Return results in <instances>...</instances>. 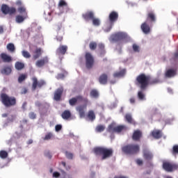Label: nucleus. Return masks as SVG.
<instances>
[{
  "label": "nucleus",
  "mask_w": 178,
  "mask_h": 178,
  "mask_svg": "<svg viewBox=\"0 0 178 178\" xmlns=\"http://www.w3.org/2000/svg\"><path fill=\"white\" fill-rule=\"evenodd\" d=\"M55 129H56V131H60V130H62V125L60 124L56 125Z\"/></svg>",
  "instance_id": "nucleus-56"
},
{
  "label": "nucleus",
  "mask_w": 178,
  "mask_h": 178,
  "mask_svg": "<svg viewBox=\"0 0 178 178\" xmlns=\"http://www.w3.org/2000/svg\"><path fill=\"white\" fill-rule=\"evenodd\" d=\"M7 49L10 52H15V51H16V47H15V44L13 43H8L7 44Z\"/></svg>",
  "instance_id": "nucleus-38"
},
{
  "label": "nucleus",
  "mask_w": 178,
  "mask_h": 178,
  "mask_svg": "<svg viewBox=\"0 0 178 178\" xmlns=\"http://www.w3.org/2000/svg\"><path fill=\"white\" fill-rule=\"evenodd\" d=\"M125 74H126V69H122L119 72H114L113 77L119 79L120 77H124Z\"/></svg>",
  "instance_id": "nucleus-25"
},
{
  "label": "nucleus",
  "mask_w": 178,
  "mask_h": 178,
  "mask_svg": "<svg viewBox=\"0 0 178 178\" xmlns=\"http://www.w3.org/2000/svg\"><path fill=\"white\" fill-rule=\"evenodd\" d=\"M79 102H83V105H79L76 108V110L79 113L80 118H84L86 116V113L84 109L87 108V105L90 102L87 97H83L81 95H79Z\"/></svg>",
  "instance_id": "nucleus-5"
},
{
  "label": "nucleus",
  "mask_w": 178,
  "mask_h": 178,
  "mask_svg": "<svg viewBox=\"0 0 178 178\" xmlns=\"http://www.w3.org/2000/svg\"><path fill=\"white\" fill-rule=\"evenodd\" d=\"M177 74V68L167 69L165 72L164 76L165 79H172Z\"/></svg>",
  "instance_id": "nucleus-13"
},
{
  "label": "nucleus",
  "mask_w": 178,
  "mask_h": 178,
  "mask_svg": "<svg viewBox=\"0 0 178 178\" xmlns=\"http://www.w3.org/2000/svg\"><path fill=\"white\" fill-rule=\"evenodd\" d=\"M146 22L150 26L156 23V14L155 13V11L150 10L147 12Z\"/></svg>",
  "instance_id": "nucleus-8"
},
{
  "label": "nucleus",
  "mask_w": 178,
  "mask_h": 178,
  "mask_svg": "<svg viewBox=\"0 0 178 178\" xmlns=\"http://www.w3.org/2000/svg\"><path fill=\"white\" fill-rule=\"evenodd\" d=\"M27 79V74H21L18 77V83H22Z\"/></svg>",
  "instance_id": "nucleus-39"
},
{
  "label": "nucleus",
  "mask_w": 178,
  "mask_h": 178,
  "mask_svg": "<svg viewBox=\"0 0 178 178\" xmlns=\"http://www.w3.org/2000/svg\"><path fill=\"white\" fill-rule=\"evenodd\" d=\"M17 10L20 15H22L23 16H27V11L26 10L24 6H19Z\"/></svg>",
  "instance_id": "nucleus-36"
},
{
  "label": "nucleus",
  "mask_w": 178,
  "mask_h": 178,
  "mask_svg": "<svg viewBox=\"0 0 178 178\" xmlns=\"http://www.w3.org/2000/svg\"><path fill=\"white\" fill-rule=\"evenodd\" d=\"M60 172H61V176L60 178H66V172H65V170H60Z\"/></svg>",
  "instance_id": "nucleus-57"
},
{
  "label": "nucleus",
  "mask_w": 178,
  "mask_h": 178,
  "mask_svg": "<svg viewBox=\"0 0 178 178\" xmlns=\"http://www.w3.org/2000/svg\"><path fill=\"white\" fill-rule=\"evenodd\" d=\"M61 116H62L63 119L67 120V119H70V118L72 116V113L69 111L65 110L63 111Z\"/></svg>",
  "instance_id": "nucleus-32"
},
{
  "label": "nucleus",
  "mask_w": 178,
  "mask_h": 178,
  "mask_svg": "<svg viewBox=\"0 0 178 178\" xmlns=\"http://www.w3.org/2000/svg\"><path fill=\"white\" fill-rule=\"evenodd\" d=\"M124 118L126 119L127 122H128V123H130V124H134V126L137 124V122L133 120L131 114H126Z\"/></svg>",
  "instance_id": "nucleus-27"
},
{
  "label": "nucleus",
  "mask_w": 178,
  "mask_h": 178,
  "mask_svg": "<svg viewBox=\"0 0 178 178\" xmlns=\"http://www.w3.org/2000/svg\"><path fill=\"white\" fill-rule=\"evenodd\" d=\"M58 6H67V3L63 0H60L58 3Z\"/></svg>",
  "instance_id": "nucleus-52"
},
{
  "label": "nucleus",
  "mask_w": 178,
  "mask_h": 178,
  "mask_svg": "<svg viewBox=\"0 0 178 178\" xmlns=\"http://www.w3.org/2000/svg\"><path fill=\"white\" fill-rule=\"evenodd\" d=\"M67 49V45L60 44L56 50V55H57V56H63L66 55Z\"/></svg>",
  "instance_id": "nucleus-12"
},
{
  "label": "nucleus",
  "mask_w": 178,
  "mask_h": 178,
  "mask_svg": "<svg viewBox=\"0 0 178 178\" xmlns=\"http://www.w3.org/2000/svg\"><path fill=\"white\" fill-rule=\"evenodd\" d=\"M90 97L92 98H98L99 97V93H98V90L93 89L90 91Z\"/></svg>",
  "instance_id": "nucleus-42"
},
{
  "label": "nucleus",
  "mask_w": 178,
  "mask_h": 178,
  "mask_svg": "<svg viewBox=\"0 0 178 178\" xmlns=\"http://www.w3.org/2000/svg\"><path fill=\"white\" fill-rule=\"evenodd\" d=\"M124 38H126V35L122 32H118L115 34H113L111 36V40L115 42H118V41H122V40H124Z\"/></svg>",
  "instance_id": "nucleus-14"
},
{
  "label": "nucleus",
  "mask_w": 178,
  "mask_h": 178,
  "mask_svg": "<svg viewBox=\"0 0 178 178\" xmlns=\"http://www.w3.org/2000/svg\"><path fill=\"white\" fill-rule=\"evenodd\" d=\"M147 168H154V164L152 162H151V161H149L147 162Z\"/></svg>",
  "instance_id": "nucleus-59"
},
{
  "label": "nucleus",
  "mask_w": 178,
  "mask_h": 178,
  "mask_svg": "<svg viewBox=\"0 0 178 178\" xmlns=\"http://www.w3.org/2000/svg\"><path fill=\"white\" fill-rule=\"evenodd\" d=\"M1 72L2 74H10L12 73V68L10 67H5Z\"/></svg>",
  "instance_id": "nucleus-35"
},
{
  "label": "nucleus",
  "mask_w": 178,
  "mask_h": 178,
  "mask_svg": "<svg viewBox=\"0 0 178 178\" xmlns=\"http://www.w3.org/2000/svg\"><path fill=\"white\" fill-rule=\"evenodd\" d=\"M93 26H95L96 27H98L101 25V20H99V18L93 17L92 19Z\"/></svg>",
  "instance_id": "nucleus-40"
},
{
  "label": "nucleus",
  "mask_w": 178,
  "mask_h": 178,
  "mask_svg": "<svg viewBox=\"0 0 178 178\" xmlns=\"http://www.w3.org/2000/svg\"><path fill=\"white\" fill-rule=\"evenodd\" d=\"M149 26L151 25L147 21L141 24L140 29L145 34H149L151 31V27Z\"/></svg>",
  "instance_id": "nucleus-19"
},
{
  "label": "nucleus",
  "mask_w": 178,
  "mask_h": 178,
  "mask_svg": "<svg viewBox=\"0 0 178 178\" xmlns=\"http://www.w3.org/2000/svg\"><path fill=\"white\" fill-rule=\"evenodd\" d=\"M15 119H16V116L14 115H11L10 117L7 118V122L9 123L10 122H14Z\"/></svg>",
  "instance_id": "nucleus-49"
},
{
  "label": "nucleus",
  "mask_w": 178,
  "mask_h": 178,
  "mask_svg": "<svg viewBox=\"0 0 178 178\" xmlns=\"http://www.w3.org/2000/svg\"><path fill=\"white\" fill-rule=\"evenodd\" d=\"M30 119H35L37 118V115L34 112H31L29 114Z\"/></svg>",
  "instance_id": "nucleus-53"
},
{
  "label": "nucleus",
  "mask_w": 178,
  "mask_h": 178,
  "mask_svg": "<svg viewBox=\"0 0 178 178\" xmlns=\"http://www.w3.org/2000/svg\"><path fill=\"white\" fill-rule=\"evenodd\" d=\"M52 138V133H48L44 138V140H51Z\"/></svg>",
  "instance_id": "nucleus-50"
},
{
  "label": "nucleus",
  "mask_w": 178,
  "mask_h": 178,
  "mask_svg": "<svg viewBox=\"0 0 178 178\" xmlns=\"http://www.w3.org/2000/svg\"><path fill=\"white\" fill-rule=\"evenodd\" d=\"M0 101L6 108L15 106L17 104L16 97L9 96V95L6 93H1L0 95Z\"/></svg>",
  "instance_id": "nucleus-3"
},
{
  "label": "nucleus",
  "mask_w": 178,
  "mask_h": 178,
  "mask_svg": "<svg viewBox=\"0 0 178 178\" xmlns=\"http://www.w3.org/2000/svg\"><path fill=\"white\" fill-rule=\"evenodd\" d=\"M122 151L127 155H136L140 152V145L137 144H129L122 147Z\"/></svg>",
  "instance_id": "nucleus-4"
},
{
  "label": "nucleus",
  "mask_w": 178,
  "mask_h": 178,
  "mask_svg": "<svg viewBox=\"0 0 178 178\" xmlns=\"http://www.w3.org/2000/svg\"><path fill=\"white\" fill-rule=\"evenodd\" d=\"M136 163H137L138 165H139V166H141V165H143V160H141V159H137V160H136Z\"/></svg>",
  "instance_id": "nucleus-61"
},
{
  "label": "nucleus",
  "mask_w": 178,
  "mask_h": 178,
  "mask_svg": "<svg viewBox=\"0 0 178 178\" xmlns=\"http://www.w3.org/2000/svg\"><path fill=\"white\" fill-rule=\"evenodd\" d=\"M127 127L125 125H118L115 127V133H122V131H126Z\"/></svg>",
  "instance_id": "nucleus-29"
},
{
  "label": "nucleus",
  "mask_w": 178,
  "mask_h": 178,
  "mask_svg": "<svg viewBox=\"0 0 178 178\" xmlns=\"http://www.w3.org/2000/svg\"><path fill=\"white\" fill-rule=\"evenodd\" d=\"M152 136L154 138H156L158 140L162 137V133L159 130H155L152 132Z\"/></svg>",
  "instance_id": "nucleus-30"
},
{
  "label": "nucleus",
  "mask_w": 178,
  "mask_h": 178,
  "mask_svg": "<svg viewBox=\"0 0 178 178\" xmlns=\"http://www.w3.org/2000/svg\"><path fill=\"white\" fill-rule=\"evenodd\" d=\"M141 137H143V132L140 129H136L134 131L132 135V140L134 141H140Z\"/></svg>",
  "instance_id": "nucleus-18"
},
{
  "label": "nucleus",
  "mask_w": 178,
  "mask_h": 178,
  "mask_svg": "<svg viewBox=\"0 0 178 178\" xmlns=\"http://www.w3.org/2000/svg\"><path fill=\"white\" fill-rule=\"evenodd\" d=\"M163 168L165 172H173V170H177L178 165L169 161H165L163 163Z\"/></svg>",
  "instance_id": "nucleus-9"
},
{
  "label": "nucleus",
  "mask_w": 178,
  "mask_h": 178,
  "mask_svg": "<svg viewBox=\"0 0 178 178\" xmlns=\"http://www.w3.org/2000/svg\"><path fill=\"white\" fill-rule=\"evenodd\" d=\"M143 158L145 161H152V159L154 158V154H152V152L148 150V149H143Z\"/></svg>",
  "instance_id": "nucleus-15"
},
{
  "label": "nucleus",
  "mask_w": 178,
  "mask_h": 178,
  "mask_svg": "<svg viewBox=\"0 0 178 178\" xmlns=\"http://www.w3.org/2000/svg\"><path fill=\"white\" fill-rule=\"evenodd\" d=\"M93 152L96 155L102 156V159L104 161L111 158L113 156V149L111 148H106L104 147H96L93 149Z\"/></svg>",
  "instance_id": "nucleus-1"
},
{
  "label": "nucleus",
  "mask_w": 178,
  "mask_h": 178,
  "mask_svg": "<svg viewBox=\"0 0 178 178\" xmlns=\"http://www.w3.org/2000/svg\"><path fill=\"white\" fill-rule=\"evenodd\" d=\"M99 82L100 84H103L105 86V84L108 83V74H102L99 77Z\"/></svg>",
  "instance_id": "nucleus-22"
},
{
  "label": "nucleus",
  "mask_w": 178,
  "mask_h": 178,
  "mask_svg": "<svg viewBox=\"0 0 178 178\" xmlns=\"http://www.w3.org/2000/svg\"><path fill=\"white\" fill-rule=\"evenodd\" d=\"M26 106H27V102H24L22 104V109L25 110Z\"/></svg>",
  "instance_id": "nucleus-64"
},
{
  "label": "nucleus",
  "mask_w": 178,
  "mask_h": 178,
  "mask_svg": "<svg viewBox=\"0 0 178 178\" xmlns=\"http://www.w3.org/2000/svg\"><path fill=\"white\" fill-rule=\"evenodd\" d=\"M55 30L57 32L56 40L59 42H62L63 40V35L65 34V30L62 26V23H58L55 25Z\"/></svg>",
  "instance_id": "nucleus-6"
},
{
  "label": "nucleus",
  "mask_w": 178,
  "mask_h": 178,
  "mask_svg": "<svg viewBox=\"0 0 178 178\" xmlns=\"http://www.w3.org/2000/svg\"><path fill=\"white\" fill-rule=\"evenodd\" d=\"M27 88H23L21 91V94H27Z\"/></svg>",
  "instance_id": "nucleus-60"
},
{
  "label": "nucleus",
  "mask_w": 178,
  "mask_h": 178,
  "mask_svg": "<svg viewBox=\"0 0 178 178\" xmlns=\"http://www.w3.org/2000/svg\"><path fill=\"white\" fill-rule=\"evenodd\" d=\"M1 12L3 15H13L16 13V8L15 7H9L6 4H2Z\"/></svg>",
  "instance_id": "nucleus-11"
},
{
  "label": "nucleus",
  "mask_w": 178,
  "mask_h": 178,
  "mask_svg": "<svg viewBox=\"0 0 178 178\" xmlns=\"http://www.w3.org/2000/svg\"><path fill=\"white\" fill-rule=\"evenodd\" d=\"M1 58L3 60V62H4L6 63H9L12 62V57L10 56H8V54H6L5 53H2L1 54Z\"/></svg>",
  "instance_id": "nucleus-24"
},
{
  "label": "nucleus",
  "mask_w": 178,
  "mask_h": 178,
  "mask_svg": "<svg viewBox=\"0 0 178 178\" xmlns=\"http://www.w3.org/2000/svg\"><path fill=\"white\" fill-rule=\"evenodd\" d=\"M45 156H47V158H49V159H51V158H52V155H51V153L49 152H47L45 154Z\"/></svg>",
  "instance_id": "nucleus-62"
},
{
  "label": "nucleus",
  "mask_w": 178,
  "mask_h": 178,
  "mask_svg": "<svg viewBox=\"0 0 178 178\" xmlns=\"http://www.w3.org/2000/svg\"><path fill=\"white\" fill-rule=\"evenodd\" d=\"M171 153L174 156H176V155H178V145H175L172 147V149L171 150Z\"/></svg>",
  "instance_id": "nucleus-44"
},
{
  "label": "nucleus",
  "mask_w": 178,
  "mask_h": 178,
  "mask_svg": "<svg viewBox=\"0 0 178 178\" xmlns=\"http://www.w3.org/2000/svg\"><path fill=\"white\" fill-rule=\"evenodd\" d=\"M62 79H65V74H58L57 76H56V79L57 80H60Z\"/></svg>",
  "instance_id": "nucleus-55"
},
{
  "label": "nucleus",
  "mask_w": 178,
  "mask_h": 178,
  "mask_svg": "<svg viewBox=\"0 0 178 178\" xmlns=\"http://www.w3.org/2000/svg\"><path fill=\"white\" fill-rule=\"evenodd\" d=\"M48 62H49L48 57H44L36 61L35 66H37V67H42V66H45Z\"/></svg>",
  "instance_id": "nucleus-20"
},
{
  "label": "nucleus",
  "mask_w": 178,
  "mask_h": 178,
  "mask_svg": "<svg viewBox=\"0 0 178 178\" xmlns=\"http://www.w3.org/2000/svg\"><path fill=\"white\" fill-rule=\"evenodd\" d=\"M22 54L24 58H26V59L31 58V54H30V53L26 50L22 51Z\"/></svg>",
  "instance_id": "nucleus-46"
},
{
  "label": "nucleus",
  "mask_w": 178,
  "mask_h": 178,
  "mask_svg": "<svg viewBox=\"0 0 178 178\" xmlns=\"http://www.w3.org/2000/svg\"><path fill=\"white\" fill-rule=\"evenodd\" d=\"M133 49L134 52H140V47L136 44H133Z\"/></svg>",
  "instance_id": "nucleus-51"
},
{
  "label": "nucleus",
  "mask_w": 178,
  "mask_h": 178,
  "mask_svg": "<svg viewBox=\"0 0 178 178\" xmlns=\"http://www.w3.org/2000/svg\"><path fill=\"white\" fill-rule=\"evenodd\" d=\"M27 17L26 15H17L15 17V22L16 23L20 24V23H23L24 22V20H26V18Z\"/></svg>",
  "instance_id": "nucleus-28"
},
{
  "label": "nucleus",
  "mask_w": 178,
  "mask_h": 178,
  "mask_svg": "<svg viewBox=\"0 0 178 178\" xmlns=\"http://www.w3.org/2000/svg\"><path fill=\"white\" fill-rule=\"evenodd\" d=\"M15 66L17 70H22V69H24V63L22 62H16Z\"/></svg>",
  "instance_id": "nucleus-34"
},
{
  "label": "nucleus",
  "mask_w": 178,
  "mask_h": 178,
  "mask_svg": "<svg viewBox=\"0 0 178 178\" xmlns=\"http://www.w3.org/2000/svg\"><path fill=\"white\" fill-rule=\"evenodd\" d=\"M41 55H42V50L41 48H36V49L33 51V58L35 60H36V59H38Z\"/></svg>",
  "instance_id": "nucleus-23"
},
{
  "label": "nucleus",
  "mask_w": 178,
  "mask_h": 178,
  "mask_svg": "<svg viewBox=\"0 0 178 178\" xmlns=\"http://www.w3.org/2000/svg\"><path fill=\"white\" fill-rule=\"evenodd\" d=\"M159 83V79H154L152 81H149V84H158Z\"/></svg>",
  "instance_id": "nucleus-54"
},
{
  "label": "nucleus",
  "mask_w": 178,
  "mask_h": 178,
  "mask_svg": "<svg viewBox=\"0 0 178 178\" xmlns=\"http://www.w3.org/2000/svg\"><path fill=\"white\" fill-rule=\"evenodd\" d=\"M98 48L100 51L101 56H102V55H105V45L102 43H100L98 44Z\"/></svg>",
  "instance_id": "nucleus-37"
},
{
  "label": "nucleus",
  "mask_w": 178,
  "mask_h": 178,
  "mask_svg": "<svg viewBox=\"0 0 178 178\" xmlns=\"http://www.w3.org/2000/svg\"><path fill=\"white\" fill-rule=\"evenodd\" d=\"M53 177H55V178L60 177V173L58 172H54L53 173Z\"/></svg>",
  "instance_id": "nucleus-58"
},
{
  "label": "nucleus",
  "mask_w": 178,
  "mask_h": 178,
  "mask_svg": "<svg viewBox=\"0 0 178 178\" xmlns=\"http://www.w3.org/2000/svg\"><path fill=\"white\" fill-rule=\"evenodd\" d=\"M63 94V87L58 88L54 92V99L55 101H60L62 98V95Z\"/></svg>",
  "instance_id": "nucleus-16"
},
{
  "label": "nucleus",
  "mask_w": 178,
  "mask_h": 178,
  "mask_svg": "<svg viewBox=\"0 0 178 178\" xmlns=\"http://www.w3.org/2000/svg\"><path fill=\"white\" fill-rule=\"evenodd\" d=\"M138 97L139 98V99H144V98H145V95H144V93L143 92V91H139L138 92Z\"/></svg>",
  "instance_id": "nucleus-47"
},
{
  "label": "nucleus",
  "mask_w": 178,
  "mask_h": 178,
  "mask_svg": "<svg viewBox=\"0 0 178 178\" xmlns=\"http://www.w3.org/2000/svg\"><path fill=\"white\" fill-rule=\"evenodd\" d=\"M119 19V13L116 11H112L108 15V20L112 24L115 23V22H118Z\"/></svg>",
  "instance_id": "nucleus-17"
},
{
  "label": "nucleus",
  "mask_w": 178,
  "mask_h": 178,
  "mask_svg": "<svg viewBox=\"0 0 178 178\" xmlns=\"http://www.w3.org/2000/svg\"><path fill=\"white\" fill-rule=\"evenodd\" d=\"M97 47H98V44L96 42H90L89 44V48L91 51H95L97 49Z\"/></svg>",
  "instance_id": "nucleus-41"
},
{
  "label": "nucleus",
  "mask_w": 178,
  "mask_h": 178,
  "mask_svg": "<svg viewBox=\"0 0 178 178\" xmlns=\"http://www.w3.org/2000/svg\"><path fill=\"white\" fill-rule=\"evenodd\" d=\"M85 59L86 69H92V66H94V63L95 62V60L94 59V56H92V54H91V53L90 52L86 53Z\"/></svg>",
  "instance_id": "nucleus-7"
},
{
  "label": "nucleus",
  "mask_w": 178,
  "mask_h": 178,
  "mask_svg": "<svg viewBox=\"0 0 178 178\" xmlns=\"http://www.w3.org/2000/svg\"><path fill=\"white\" fill-rule=\"evenodd\" d=\"M115 129H116V126H115V124L111 123L108 126L107 131L108 133H115Z\"/></svg>",
  "instance_id": "nucleus-33"
},
{
  "label": "nucleus",
  "mask_w": 178,
  "mask_h": 178,
  "mask_svg": "<svg viewBox=\"0 0 178 178\" xmlns=\"http://www.w3.org/2000/svg\"><path fill=\"white\" fill-rule=\"evenodd\" d=\"M84 20L88 22L89 20H92L94 19V13L92 11H88L82 15Z\"/></svg>",
  "instance_id": "nucleus-21"
},
{
  "label": "nucleus",
  "mask_w": 178,
  "mask_h": 178,
  "mask_svg": "<svg viewBox=\"0 0 178 178\" xmlns=\"http://www.w3.org/2000/svg\"><path fill=\"white\" fill-rule=\"evenodd\" d=\"M87 118L89 119V120H90V122H94L95 119V113H94V111H89L87 115Z\"/></svg>",
  "instance_id": "nucleus-31"
},
{
  "label": "nucleus",
  "mask_w": 178,
  "mask_h": 178,
  "mask_svg": "<svg viewBox=\"0 0 178 178\" xmlns=\"http://www.w3.org/2000/svg\"><path fill=\"white\" fill-rule=\"evenodd\" d=\"M8 152L5 150L0 151V158H1V159H6V158H8Z\"/></svg>",
  "instance_id": "nucleus-45"
},
{
  "label": "nucleus",
  "mask_w": 178,
  "mask_h": 178,
  "mask_svg": "<svg viewBox=\"0 0 178 178\" xmlns=\"http://www.w3.org/2000/svg\"><path fill=\"white\" fill-rule=\"evenodd\" d=\"M80 102V96L78 95L75 97H72L69 100V104L71 106H74L75 105H77V102Z\"/></svg>",
  "instance_id": "nucleus-26"
},
{
  "label": "nucleus",
  "mask_w": 178,
  "mask_h": 178,
  "mask_svg": "<svg viewBox=\"0 0 178 178\" xmlns=\"http://www.w3.org/2000/svg\"><path fill=\"white\" fill-rule=\"evenodd\" d=\"M32 91H35V90H37V87L38 88H42L46 84L45 81L40 80L38 81V79H37L36 77H33L32 79Z\"/></svg>",
  "instance_id": "nucleus-10"
},
{
  "label": "nucleus",
  "mask_w": 178,
  "mask_h": 178,
  "mask_svg": "<svg viewBox=\"0 0 178 178\" xmlns=\"http://www.w3.org/2000/svg\"><path fill=\"white\" fill-rule=\"evenodd\" d=\"M151 81V76L145 74H139L136 79V84L140 90H145Z\"/></svg>",
  "instance_id": "nucleus-2"
},
{
  "label": "nucleus",
  "mask_w": 178,
  "mask_h": 178,
  "mask_svg": "<svg viewBox=\"0 0 178 178\" xmlns=\"http://www.w3.org/2000/svg\"><path fill=\"white\" fill-rule=\"evenodd\" d=\"M129 102L131 104H136V99L134 97H131L130 99H129Z\"/></svg>",
  "instance_id": "nucleus-63"
},
{
  "label": "nucleus",
  "mask_w": 178,
  "mask_h": 178,
  "mask_svg": "<svg viewBox=\"0 0 178 178\" xmlns=\"http://www.w3.org/2000/svg\"><path fill=\"white\" fill-rule=\"evenodd\" d=\"M65 156L67 159H73V154L69 152H65Z\"/></svg>",
  "instance_id": "nucleus-48"
},
{
  "label": "nucleus",
  "mask_w": 178,
  "mask_h": 178,
  "mask_svg": "<svg viewBox=\"0 0 178 178\" xmlns=\"http://www.w3.org/2000/svg\"><path fill=\"white\" fill-rule=\"evenodd\" d=\"M105 130V126L99 124L97 125L95 128V131H97V133H102V131H104Z\"/></svg>",
  "instance_id": "nucleus-43"
}]
</instances>
